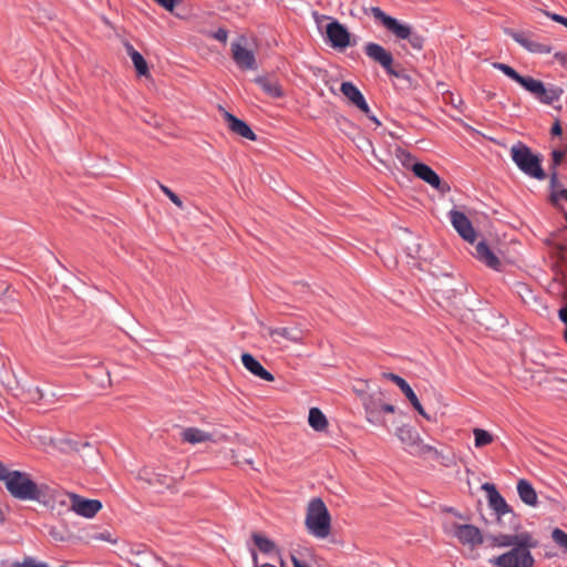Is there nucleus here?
<instances>
[{
	"label": "nucleus",
	"instance_id": "41",
	"mask_svg": "<svg viewBox=\"0 0 567 567\" xmlns=\"http://www.w3.org/2000/svg\"><path fill=\"white\" fill-rule=\"evenodd\" d=\"M553 540L567 553V533L560 528H555L551 533Z\"/></svg>",
	"mask_w": 567,
	"mask_h": 567
},
{
	"label": "nucleus",
	"instance_id": "29",
	"mask_svg": "<svg viewBox=\"0 0 567 567\" xmlns=\"http://www.w3.org/2000/svg\"><path fill=\"white\" fill-rule=\"evenodd\" d=\"M89 378L95 383L99 388H106L111 384V375L110 371L103 364L96 365L89 374Z\"/></svg>",
	"mask_w": 567,
	"mask_h": 567
},
{
	"label": "nucleus",
	"instance_id": "5",
	"mask_svg": "<svg viewBox=\"0 0 567 567\" xmlns=\"http://www.w3.org/2000/svg\"><path fill=\"white\" fill-rule=\"evenodd\" d=\"M396 436L404 445V450L413 456H424L432 452L436 453V450L431 445L424 444L417 432L410 426L403 425L398 427Z\"/></svg>",
	"mask_w": 567,
	"mask_h": 567
},
{
	"label": "nucleus",
	"instance_id": "21",
	"mask_svg": "<svg viewBox=\"0 0 567 567\" xmlns=\"http://www.w3.org/2000/svg\"><path fill=\"white\" fill-rule=\"evenodd\" d=\"M529 532H520L515 534H498V535H491L488 536V539L492 543V546L498 547V548H513L514 546L519 543L523 537L529 536Z\"/></svg>",
	"mask_w": 567,
	"mask_h": 567
},
{
	"label": "nucleus",
	"instance_id": "22",
	"mask_svg": "<svg viewBox=\"0 0 567 567\" xmlns=\"http://www.w3.org/2000/svg\"><path fill=\"white\" fill-rule=\"evenodd\" d=\"M474 256L492 269L498 270L501 266L498 257L491 250L484 240L476 245Z\"/></svg>",
	"mask_w": 567,
	"mask_h": 567
},
{
	"label": "nucleus",
	"instance_id": "1",
	"mask_svg": "<svg viewBox=\"0 0 567 567\" xmlns=\"http://www.w3.org/2000/svg\"><path fill=\"white\" fill-rule=\"evenodd\" d=\"M538 540L530 534L517 543L516 546L493 557L488 563L496 567H534L535 558L532 550L538 546Z\"/></svg>",
	"mask_w": 567,
	"mask_h": 567
},
{
	"label": "nucleus",
	"instance_id": "23",
	"mask_svg": "<svg viewBox=\"0 0 567 567\" xmlns=\"http://www.w3.org/2000/svg\"><path fill=\"white\" fill-rule=\"evenodd\" d=\"M564 93V90L557 85L548 84L546 85L544 82L540 85L538 94L536 95V100L546 105H551L554 102H557Z\"/></svg>",
	"mask_w": 567,
	"mask_h": 567
},
{
	"label": "nucleus",
	"instance_id": "38",
	"mask_svg": "<svg viewBox=\"0 0 567 567\" xmlns=\"http://www.w3.org/2000/svg\"><path fill=\"white\" fill-rule=\"evenodd\" d=\"M255 567H287L281 556H276L275 561L265 560L259 563L256 551H251Z\"/></svg>",
	"mask_w": 567,
	"mask_h": 567
},
{
	"label": "nucleus",
	"instance_id": "51",
	"mask_svg": "<svg viewBox=\"0 0 567 567\" xmlns=\"http://www.w3.org/2000/svg\"><path fill=\"white\" fill-rule=\"evenodd\" d=\"M355 106L361 111L363 112L365 115H369V113L371 112L370 110V106L369 104L367 103L365 99H362L361 101H359Z\"/></svg>",
	"mask_w": 567,
	"mask_h": 567
},
{
	"label": "nucleus",
	"instance_id": "43",
	"mask_svg": "<svg viewBox=\"0 0 567 567\" xmlns=\"http://www.w3.org/2000/svg\"><path fill=\"white\" fill-rule=\"evenodd\" d=\"M34 394L32 395L33 399L42 400L45 402H50L53 398L56 396V393L51 390H44L39 386L34 388Z\"/></svg>",
	"mask_w": 567,
	"mask_h": 567
},
{
	"label": "nucleus",
	"instance_id": "14",
	"mask_svg": "<svg viewBox=\"0 0 567 567\" xmlns=\"http://www.w3.org/2000/svg\"><path fill=\"white\" fill-rule=\"evenodd\" d=\"M71 511L84 518H93L102 508V503L99 499L84 498L80 495L71 496Z\"/></svg>",
	"mask_w": 567,
	"mask_h": 567
},
{
	"label": "nucleus",
	"instance_id": "2",
	"mask_svg": "<svg viewBox=\"0 0 567 567\" xmlns=\"http://www.w3.org/2000/svg\"><path fill=\"white\" fill-rule=\"evenodd\" d=\"M44 485L45 483H37L28 472L18 470L11 471L4 482L8 493L22 502L39 503Z\"/></svg>",
	"mask_w": 567,
	"mask_h": 567
},
{
	"label": "nucleus",
	"instance_id": "31",
	"mask_svg": "<svg viewBox=\"0 0 567 567\" xmlns=\"http://www.w3.org/2000/svg\"><path fill=\"white\" fill-rule=\"evenodd\" d=\"M255 82L262 89V91L271 97L282 96V91L276 81H270L267 76H257Z\"/></svg>",
	"mask_w": 567,
	"mask_h": 567
},
{
	"label": "nucleus",
	"instance_id": "55",
	"mask_svg": "<svg viewBox=\"0 0 567 567\" xmlns=\"http://www.w3.org/2000/svg\"><path fill=\"white\" fill-rule=\"evenodd\" d=\"M381 410L383 415L384 413H393L395 411V408L392 404L381 402Z\"/></svg>",
	"mask_w": 567,
	"mask_h": 567
},
{
	"label": "nucleus",
	"instance_id": "50",
	"mask_svg": "<svg viewBox=\"0 0 567 567\" xmlns=\"http://www.w3.org/2000/svg\"><path fill=\"white\" fill-rule=\"evenodd\" d=\"M565 153L560 150H554L551 152V158H553V165L554 167H556L557 165L560 164L563 157H564Z\"/></svg>",
	"mask_w": 567,
	"mask_h": 567
},
{
	"label": "nucleus",
	"instance_id": "33",
	"mask_svg": "<svg viewBox=\"0 0 567 567\" xmlns=\"http://www.w3.org/2000/svg\"><path fill=\"white\" fill-rule=\"evenodd\" d=\"M340 91L354 105L364 99L362 92L352 82L349 81L341 83Z\"/></svg>",
	"mask_w": 567,
	"mask_h": 567
},
{
	"label": "nucleus",
	"instance_id": "15",
	"mask_svg": "<svg viewBox=\"0 0 567 567\" xmlns=\"http://www.w3.org/2000/svg\"><path fill=\"white\" fill-rule=\"evenodd\" d=\"M504 33L530 53L549 54L551 52L550 45L530 40L525 32L505 28Z\"/></svg>",
	"mask_w": 567,
	"mask_h": 567
},
{
	"label": "nucleus",
	"instance_id": "12",
	"mask_svg": "<svg viewBox=\"0 0 567 567\" xmlns=\"http://www.w3.org/2000/svg\"><path fill=\"white\" fill-rule=\"evenodd\" d=\"M482 489L486 492L488 506L496 515L498 522H501L502 517L506 514H511L515 517L513 508L506 503L505 498L493 483H484Z\"/></svg>",
	"mask_w": 567,
	"mask_h": 567
},
{
	"label": "nucleus",
	"instance_id": "54",
	"mask_svg": "<svg viewBox=\"0 0 567 567\" xmlns=\"http://www.w3.org/2000/svg\"><path fill=\"white\" fill-rule=\"evenodd\" d=\"M550 133L555 136L561 135L563 128H561L559 121L555 122V124L553 125V127L550 130Z\"/></svg>",
	"mask_w": 567,
	"mask_h": 567
},
{
	"label": "nucleus",
	"instance_id": "3",
	"mask_svg": "<svg viewBox=\"0 0 567 567\" xmlns=\"http://www.w3.org/2000/svg\"><path fill=\"white\" fill-rule=\"evenodd\" d=\"M305 525L310 535L324 539L331 530L330 513L320 497L311 498L307 506Z\"/></svg>",
	"mask_w": 567,
	"mask_h": 567
},
{
	"label": "nucleus",
	"instance_id": "10",
	"mask_svg": "<svg viewBox=\"0 0 567 567\" xmlns=\"http://www.w3.org/2000/svg\"><path fill=\"white\" fill-rule=\"evenodd\" d=\"M363 50L365 55L374 62H378L388 74L395 78H404L401 73L396 72L392 68L393 56L381 44L375 42H368L365 43Z\"/></svg>",
	"mask_w": 567,
	"mask_h": 567
},
{
	"label": "nucleus",
	"instance_id": "48",
	"mask_svg": "<svg viewBox=\"0 0 567 567\" xmlns=\"http://www.w3.org/2000/svg\"><path fill=\"white\" fill-rule=\"evenodd\" d=\"M93 539L109 542V543H112V544L116 543V539H114L109 532H102V533L95 534L93 536Z\"/></svg>",
	"mask_w": 567,
	"mask_h": 567
},
{
	"label": "nucleus",
	"instance_id": "53",
	"mask_svg": "<svg viewBox=\"0 0 567 567\" xmlns=\"http://www.w3.org/2000/svg\"><path fill=\"white\" fill-rule=\"evenodd\" d=\"M556 61H558L564 68L567 65V54L564 52H556L554 54Z\"/></svg>",
	"mask_w": 567,
	"mask_h": 567
},
{
	"label": "nucleus",
	"instance_id": "37",
	"mask_svg": "<svg viewBox=\"0 0 567 567\" xmlns=\"http://www.w3.org/2000/svg\"><path fill=\"white\" fill-rule=\"evenodd\" d=\"M493 68L496 70H499L501 72H503L506 76H508L516 83H518L523 76L515 69H513L512 66H509L508 64H505V63L495 62V63H493Z\"/></svg>",
	"mask_w": 567,
	"mask_h": 567
},
{
	"label": "nucleus",
	"instance_id": "58",
	"mask_svg": "<svg viewBox=\"0 0 567 567\" xmlns=\"http://www.w3.org/2000/svg\"><path fill=\"white\" fill-rule=\"evenodd\" d=\"M417 252H419V246L417 245H415V247H413V248L408 247V256H410L412 258H415Z\"/></svg>",
	"mask_w": 567,
	"mask_h": 567
},
{
	"label": "nucleus",
	"instance_id": "62",
	"mask_svg": "<svg viewBox=\"0 0 567 567\" xmlns=\"http://www.w3.org/2000/svg\"><path fill=\"white\" fill-rule=\"evenodd\" d=\"M566 220H567V213L565 214Z\"/></svg>",
	"mask_w": 567,
	"mask_h": 567
},
{
	"label": "nucleus",
	"instance_id": "40",
	"mask_svg": "<svg viewBox=\"0 0 567 567\" xmlns=\"http://www.w3.org/2000/svg\"><path fill=\"white\" fill-rule=\"evenodd\" d=\"M12 567H49L48 563L39 561L32 556H25L22 561H14Z\"/></svg>",
	"mask_w": 567,
	"mask_h": 567
},
{
	"label": "nucleus",
	"instance_id": "61",
	"mask_svg": "<svg viewBox=\"0 0 567 567\" xmlns=\"http://www.w3.org/2000/svg\"><path fill=\"white\" fill-rule=\"evenodd\" d=\"M6 522V516L3 511L0 508V526L3 525Z\"/></svg>",
	"mask_w": 567,
	"mask_h": 567
},
{
	"label": "nucleus",
	"instance_id": "56",
	"mask_svg": "<svg viewBox=\"0 0 567 567\" xmlns=\"http://www.w3.org/2000/svg\"><path fill=\"white\" fill-rule=\"evenodd\" d=\"M557 183H558L557 172L554 169V172L550 175V188H551V192H556L555 187H556Z\"/></svg>",
	"mask_w": 567,
	"mask_h": 567
},
{
	"label": "nucleus",
	"instance_id": "60",
	"mask_svg": "<svg viewBox=\"0 0 567 567\" xmlns=\"http://www.w3.org/2000/svg\"><path fill=\"white\" fill-rule=\"evenodd\" d=\"M367 116H368L369 120H371L378 126L381 125V122L379 121V118L372 112H370L369 115H367Z\"/></svg>",
	"mask_w": 567,
	"mask_h": 567
},
{
	"label": "nucleus",
	"instance_id": "16",
	"mask_svg": "<svg viewBox=\"0 0 567 567\" xmlns=\"http://www.w3.org/2000/svg\"><path fill=\"white\" fill-rule=\"evenodd\" d=\"M412 171L416 177L431 185L433 188L444 192L449 189L446 184H443L439 174L429 165L424 163H414Z\"/></svg>",
	"mask_w": 567,
	"mask_h": 567
},
{
	"label": "nucleus",
	"instance_id": "19",
	"mask_svg": "<svg viewBox=\"0 0 567 567\" xmlns=\"http://www.w3.org/2000/svg\"><path fill=\"white\" fill-rule=\"evenodd\" d=\"M241 363L251 374L260 378L261 380L268 382L275 380V377L268 370H266L252 354L247 352L243 353Z\"/></svg>",
	"mask_w": 567,
	"mask_h": 567
},
{
	"label": "nucleus",
	"instance_id": "52",
	"mask_svg": "<svg viewBox=\"0 0 567 567\" xmlns=\"http://www.w3.org/2000/svg\"><path fill=\"white\" fill-rule=\"evenodd\" d=\"M10 472L11 471L2 462H0V481L1 482H3V483L6 482Z\"/></svg>",
	"mask_w": 567,
	"mask_h": 567
},
{
	"label": "nucleus",
	"instance_id": "36",
	"mask_svg": "<svg viewBox=\"0 0 567 567\" xmlns=\"http://www.w3.org/2000/svg\"><path fill=\"white\" fill-rule=\"evenodd\" d=\"M474 441L476 447L485 446L493 442V435L484 429H474Z\"/></svg>",
	"mask_w": 567,
	"mask_h": 567
},
{
	"label": "nucleus",
	"instance_id": "32",
	"mask_svg": "<svg viewBox=\"0 0 567 567\" xmlns=\"http://www.w3.org/2000/svg\"><path fill=\"white\" fill-rule=\"evenodd\" d=\"M308 422L315 431H323L328 426L327 417L319 408L309 410Z\"/></svg>",
	"mask_w": 567,
	"mask_h": 567
},
{
	"label": "nucleus",
	"instance_id": "26",
	"mask_svg": "<svg viewBox=\"0 0 567 567\" xmlns=\"http://www.w3.org/2000/svg\"><path fill=\"white\" fill-rule=\"evenodd\" d=\"M517 493L523 503L528 506L537 505V494L533 485L527 480H519L517 483Z\"/></svg>",
	"mask_w": 567,
	"mask_h": 567
},
{
	"label": "nucleus",
	"instance_id": "63",
	"mask_svg": "<svg viewBox=\"0 0 567 567\" xmlns=\"http://www.w3.org/2000/svg\"><path fill=\"white\" fill-rule=\"evenodd\" d=\"M565 69H567V65L565 66Z\"/></svg>",
	"mask_w": 567,
	"mask_h": 567
},
{
	"label": "nucleus",
	"instance_id": "25",
	"mask_svg": "<svg viewBox=\"0 0 567 567\" xmlns=\"http://www.w3.org/2000/svg\"><path fill=\"white\" fill-rule=\"evenodd\" d=\"M252 537L258 549L266 556V560L275 561L276 556H281L279 549L271 539L258 534H255Z\"/></svg>",
	"mask_w": 567,
	"mask_h": 567
},
{
	"label": "nucleus",
	"instance_id": "4",
	"mask_svg": "<svg viewBox=\"0 0 567 567\" xmlns=\"http://www.w3.org/2000/svg\"><path fill=\"white\" fill-rule=\"evenodd\" d=\"M511 154L515 165L525 175L538 181L546 178V173L542 167L539 155L534 154L527 145L520 142L513 145Z\"/></svg>",
	"mask_w": 567,
	"mask_h": 567
},
{
	"label": "nucleus",
	"instance_id": "59",
	"mask_svg": "<svg viewBox=\"0 0 567 567\" xmlns=\"http://www.w3.org/2000/svg\"><path fill=\"white\" fill-rule=\"evenodd\" d=\"M446 512H449V513L453 514V515H454V516H456L457 518L465 519V517H464L462 514H460V513H458L455 508H453V507H449V508H446Z\"/></svg>",
	"mask_w": 567,
	"mask_h": 567
},
{
	"label": "nucleus",
	"instance_id": "24",
	"mask_svg": "<svg viewBox=\"0 0 567 567\" xmlns=\"http://www.w3.org/2000/svg\"><path fill=\"white\" fill-rule=\"evenodd\" d=\"M564 93V90L557 85L548 84L546 85L544 82L540 85L538 94L536 95V100L546 105H551L554 102H557Z\"/></svg>",
	"mask_w": 567,
	"mask_h": 567
},
{
	"label": "nucleus",
	"instance_id": "20",
	"mask_svg": "<svg viewBox=\"0 0 567 567\" xmlns=\"http://www.w3.org/2000/svg\"><path fill=\"white\" fill-rule=\"evenodd\" d=\"M364 411L368 422H370L373 425H384L385 419L384 415H382L381 410V399L380 398H369L364 401Z\"/></svg>",
	"mask_w": 567,
	"mask_h": 567
},
{
	"label": "nucleus",
	"instance_id": "6",
	"mask_svg": "<svg viewBox=\"0 0 567 567\" xmlns=\"http://www.w3.org/2000/svg\"><path fill=\"white\" fill-rule=\"evenodd\" d=\"M76 495L75 493H69L62 489H59L49 484L44 485L42 489L41 497L39 499V504L51 511H58L59 513L63 509L71 511V496Z\"/></svg>",
	"mask_w": 567,
	"mask_h": 567
},
{
	"label": "nucleus",
	"instance_id": "18",
	"mask_svg": "<svg viewBox=\"0 0 567 567\" xmlns=\"http://www.w3.org/2000/svg\"><path fill=\"white\" fill-rule=\"evenodd\" d=\"M224 117L228 124V127L231 132L238 134L241 137H245L249 141H256L257 135L250 128V126L243 120L238 118L234 114L224 110Z\"/></svg>",
	"mask_w": 567,
	"mask_h": 567
},
{
	"label": "nucleus",
	"instance_id": "49",
	"mask_svg": "<svg viewBox=\"0 0 567 567\" xmlns=\"http://www.w3.org/2000/svg\"><path fill=\"white\" fill-rule=\"evenodd\" d=\"M546 16L549 17L553 21L558 22L567 28V18L560 16L558 13L546 12Z\"/></svg>",
	"mask_w": 567,
	"mask_h": 567
},
{
	"label": "nucleus",
	"instance_id": "17",
	"mask_svg": "<svg viewBox=\"0 0 567 567\" xmlns=\"http://www.w3.org/2000/svg\"><path fill=\"white\" fill-rule=\"evenodd\" d=\"M385 378H388L389 380L394 382L401 389V391L404 393V395L410 401L412 406L419 412V414H421L422 416H424L427 420L430 419L429 415L425 413L415 392L402 377H400L399 374H395V373H386Z\"/></svg>",
	"mask_w": 567,
	"mask_h": 567
},
{
	"label": "nucleus",
	"instance_id": "9",
	"mask_svg": "<svg viewBox=\"0 0 567 567\" xmlns=\"http://www.w3.org/2000/svg\"><path fill=\"white\" fill-rule=\"evenodd\" d=\"M365 13H370L377 21H379L390 33L395 35L398 39L403 40L410 35V24L401 22L394 17L386 14L379 7H371L369 10H364Z\"/></svg>",
	"mask_w": 567,
	"mask_h": 567
},
{
	"label": "nucleus",
	"instance_id": "42",
	"mask_svg": "<svg viewBox=\"0 0 567 567\" xmlns=\"http://www.w3.org/2000/svg\"><path fill=\"white\" fill-rule=\"evenodd\" d=\"M395 156L404 166L412 167L414 164L412 154L402 147L395 150Z\"/></svg>",
	"mask_w": 567,
	"mask_h": 567
},
{
	"label": "nucleus",
	"instance_id": "35",
	"mask_svg": "<svg viewBox=\"0 0 567 567\" xmlns=\"http://www.w3.org/2000/svg\"><path fill=\"white\" fill-rule=\"evenodd\" d=\"M518 84L536 99V95L538 94V91L543 82L532 76H522Z\"/></svg>",
	"mask_w": 567,
	"mask_h": 567
},
{
	"label": "nucleus",
	"instance_id": "47",
	"mask_svg": "<svg viewBox=\"0 0 567 567\" xmlns=\"http://www.w3.org/2000/svg\"><path fill=\"white\" fill-rule=\"evenodd\" d=\"M558 318L566 326V330L564 332V338L567 342V303L559 309Z\"/></svg>",
	"mask_w": 567,
	"mask_h": 567
},
{
	"label": "nucleus",
	"instance_id": "46",
	"mask_svg": "<svg viewBox=\"0 0 567 567\" xmlns=\"http://www.w3.org/2000/svg\"><path fill=\"white\" fill-rule=\"evenodd\" d=\"M212 38H214L215 40H217L219 42L226 43V41L228 39V32L224 28H218L216 31H214L212 33Z\"/></svg>",
	"mask_w": 567,
	"mask_h": 567
},
{
	"label": "nucleus",
	"instance_id": "13",
	"mask_svg": "<svg viewBox=\"0 0 567 567\" xmlns=\"http://www.w3.org/2000/svg\"><path fill=\"white\" fill-rule=\"evenodd\" d=\"M450 221L457 234L466 241L474 243L476 239V231L468 219V217L460 210L452 209L449 213Z\"/></svg>",
	"mask_w": 567,
	"mask_h": 567
},
{
	"label": "nucleus",
	"instance_id": "27",
	"mask_svg": "<svg viewBox=\"0 0 567 567\" xmlns=\"http://www.w3.org/2000/svg\"><path fill=\"white\" fill-rule=\"evenodd\" d=\"M181 436L183 441L190 444H198L213 441V434L205 432L197 427H186L182 431Z\"/></svg>",
	"mask_w": 567,
	"mask_h": 567
},
{
	"label": "nucleus",
	"instance_id": "8",
	"mask_svg": "<svg viewBox=\"0 0 567 567\" xmlns=\"http://www.w3.org/2000/svg\"><path fill=\"white\" fill-rule=\"evenodd\" d=\"M326 42L336 50L343 51L354 45L357 40L351 42V33L348 28L337 19H332L326 27Z\"/></svg>",
	"mask_w": 567,
	"mask_h": 567
},
{
	"label": "nucleus",
	"instance_id": "34",
	"mask_svg": "<svg viewBox=\"0 0 567 567\" xmlns=\"http://www.w3.org/2000/svg\"><path fill=\"white\" fill-rule=\"evenodd\" d=\"M68 444L72 451L83 453V456H94L97 454L96 449L87 441L69 440Z\"/></svg>",
	"mask_w": 567,
	"mask_h": 567
},
{
	"label": "nucleus",
	"instance_id": "57",
	"mask_svg": "<svg viewBox=\"0 0 567 567\" xmlns=\"http://www.w3.org/2000/svg\"><path fill=\"white\" fill-rule=\"evenodd\" d=\"M291 561L293 567H309L307 563L298 559L295 555H291Z\"/></svg>",
	"mask_w": 567,
	"mask_h": 567
},
{
	"label": "nucleus",
	"instance_id": "11",
	"mask_svg": "<svg viewBox=\"0 0 567 567\" xmlns=\"http://www.w3.org/2000/svg\"><path fill=\"white\" fill-rule=\"evenodd\" d=\"M245 38L240 37L237 41L231 42L233 60L240 70H257V61L254 51L244 45Z\"/></svg>",
	"mask_w": 567,
	"mask_h": 567
},
{
	"label": "nucleus",
	"instance_id": "44",
	"mask_svg": "<svg viewBox=\"0 0 567 567\" xmlns=\"http://www.w3.org/2000/svg\"><path fill=\"white\" fill-rule=\"evenodd\" d=\"M159 189L179 208L183 207L182 199L167 186L158 183Z\"/></svg>",
	"mask_w": 567,
	"mask_h": 567
},
{
	"label": "nucleus",
	"instance_id": "45",
	"mask_svg": "<svg viewBox=\"0 0 567 567\" xmlns=\"http://www.w3.org/2000/svg\"><path fill=\"white\" fill-rule=\"evenodd\" d=\"M564 198L567 200V188H560L557 192L550 193V202L554 206H559V200Z\"/></svg>",
	"mask_w": 567,
	"mask_h": 567
},
{
	"label": "nucleus",
	"instance_id": "7",
	"mask_svg": "<svg viewBox=\"0 0 567 567\" xmlns=\"http://www.w3.org/2000/svg\"><path fill=\"white\" fill-rule=\"evenodd\" d=\"M445 530L463 545L476 547L484 542L481 529L472 524L451 523L450 525H445Z\"/></svg>",
	"mask_w": 567,
	"mask_h": 567
},
{
	"label": "nucleus",
	"instance_id": "30",
	"mask_svg": "<svg viewBox=\"0 0 567 567\" xmlns=\"http://www.w3.org/2000/svg\"><path fill=\"white\" fill-rule=\"evenodd\" d=\"M269 336L275 340L278 341V338L287 339L290 341H299L301 338V333L299 330L293 328H269Z\"/></svg>",
	"mask_w": 567,
	"mask_h": 567
},
{
	"label": "nucleus",
	"instance_id": "39",
	"mask_svg": "<svg viewBox=\"0 0 567 567\" xmlns=\"http://www.w3.org/2000/svg\"><path fill=\"white\" fill-rule=\"evenodd\" d=\"M404 40H408L410 45L417 51H421L424 45V37L420 33L413 31V29H410V35L405 37Z\"/></svg>",
	"mask_w": 567,
	"mask_h": 567
},
{
	"label": "nucleus",
	"instance_id": "28",
	"mask_svg": "<svg viewBox=\"0 0 567 567\" xmlns=\"http://www.w3.org/2000/svg\"><path fill=\"white\" fill-rule=\"evenodd\" d=\"M127 55L131 58L134 68L136 70V73L138 75H147L148 74V65L144 56L134 49V47L126 42L124 44Z\"/></svg>",
	"mask_w": 567,
	"mask_h": 567
}]
</instances>
